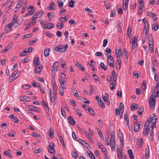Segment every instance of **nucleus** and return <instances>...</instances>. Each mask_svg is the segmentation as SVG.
<instances>
[{
	"label": "nucleus",
	"instance_id": "8fccbe9b",
	"mask_svg": "<svg viewBox=\"0 0 159 159\" xmlns=\"http://www.w3.org/2000/svg\"><path fill=\"white\" fill-rule=\"evenodd\" d=\"M19 75L17 72L16 71L14 72L12 74V77L15 78L14 80L17 78Z\"/></svg>",
	"mask_w": 159,
	"mask_h": 159
},
{
	"label": "nucleus",
	"instance_id": "69168bd1",
	"mask_svg": "<svg viewBox=\"0 0 159 159\" xmlns=\"http://www.w3.org/2000/svg\"><path fill=\"white\" fill-rule=\"evenodd\" d=\"M17 16L16 15H14L13 16V19L12 20V23H13L16 22L17 20Z\"/></svg>",
	"mask_w": 159,
	"mask_h": 159
},
{
	"label": "nucleus",
	"instance_id": "774afa93",
	"mask_svg": "<svg viewBox=\"0 0 159 159\" xmlns=\"http://www.w3.org/2000/svg\"><path fill=\"white\" fill-rule=\"evenodd\" d=\"M32 135L33 136H34V137L35 138H37L39 136H40V135L39 134H38L37 133H32Z\"/></svg>",
	"mask_w": 159,
	"mask_h": 159
},
{
	"label": "nucleus",
	"instance_id": "4468645a",
	"mask_svg": "<svg viewBox=\"0 0 159 159\" xmlns=\"http://www.w3.org/2000/svg\"><path fill=\"white\" fill-rule=\"evenodd\" d=\"M33 65L35 66H39V59L38 57H35L33 61Z\"/></svg>",
	"mask_w": 159,
	"mask_h": 159
},
{
	"label": "nucleus",
	"instance_id": "58836bf2",
	"mask_svg": "<svg viewBox=\"0 0 159 159\" xmlns=\"http://www.w3.org/2000/svg\"><path fill=\"white\" fill-rule=\"evenodd\" d=\"M98 105L102 107V108H104L105 107V104H104L103 101L101 99L98 102Z\"/></svg>",
	"mask_w": 159,
	"mask_h": 159
},
{
	"label": "nucleus",
	"instance_id": "864d4df0",
	"mask_svg": "<svg viewBox=\"0 0 159 159\" xmlns=\"http://www.w3.org/2000/svg\"><path fill=\"white\" fill-rule=\"evenodd\" d=\"M143 111V107H140L138 111V113L140 115L141 114H142V113Z\"/></svg>",
	"mask_w": 159,
	"mask_h": 159
},
{
	"label": "nucleus",
	"instance_id": "c03bdc74",
	"mask_svg": "<svg viewBox=\"0 0 159 159\" xmlns=\"http://www.w3.org/2000/svg\"><path fill=\"white\" fill-rule=\"evenodd\" d=\"M138 39V37L136 36H135L133 39L132 44H138L137 41Z\"/></svg>",
	"mask_w": 159,
	"mask_h": 159
},
{
	"label": "nucleus",
	"instance_id": "f8f14e48",
	"mask_svg": "<svg viewBox=\"0 0 159 159\" xmlns=\"http://www.w3.org/2000/svg\"><path fill=\"white\" fill-rule=\"evenodd\" d=\"M50 99L51 100V102H52L53 104L54 105H55V98L54 96H52V95H53V93H52V90L51 89H50Z\"/></svg>",
	"mask_w": 159,
	"mask_h": 159
},
{
	"label": "nucleus",
	"instance_id": "5fc2aeb1",
	"mask_svg": "<svg viewBox=\"0 0 159 159\" xmlns=\"http://www.w3.org/2000/svg\"><path fill=\"white\" fill-rule=\"evenodd\" d=\"M143 140L142 139H141L140 140L138 144V147L139 148L142 147V145L143 143Z\"/></svg>",
	"mask_w": 159,
	"mask_h": 159
},
{
	"label": "nucleus",
	"instance_id": "cd10ccee",
	"mask_svg": "<svg viewBox=\"0 0 159 159\" xmlns=\"http://www.w3.org/2000/svg\"><path fill=\"white\" fill-rule=\"evenodd\" d=\"M159 26L157 24H154L152 26V28L153 30L156 31L158 29Z\"/></svg>",
	"mask_w": 159,
	"mask_h": 159
},
{
	"label": "nucleus",
	"instance_id": "09e8293b",
	"mask_svg": "<svg viewBox=\"0 0 159 159\" xmlns=\"http://www.w3.org/2000/svg\"><path fill=\"white\" fill-rule=\"evenodd\" d=\"M42 151V150L41 148H39L38 149H35L34 150V153H40Z\"/></svg>",
	"mask_w": 159,
	"mask_h": 159
},
{
	"label": "nucleus",
	"instance_id": "423d86ee",
	"mask_svg": "<svg viewBox=\"0 0 159 159\" xmlns=\"http://www.w3.org/2000/svg\"><path fill=\"white\" fill-rule=\"evenodd\" d=\"M107 62L108 65L110 66L113 68H114L115 66L114 65V61L113 57L111 56V54H110L109 57H108Z\"/></svg>",
	"mask_w": 159,
	"mask_h": 159
},
{
	"label": "nucleus",
	"instance_id": "20e7f679",
	"mask_svg": "<svg viewBox=\"0 0 159 159\" xmlns=\"http://www.w3.org/2000/svg\"><path fill=\"white\" fill-rule=\"evenodd\" d=\"M33 50V48L32 47H30L28 49L25 48L24 51L20 53V56H26L27 53L31 52Z\"/></svg>",
	"mask_w": 159,
	"mask_h": 159
},
{
	"label": "nucleus",
	"instance_id": "9b49d317",
	"mask_svg": "<svg viewBox=\"0 0 159 159\" xmlns=\"http://www.w3.org/2000/svg\"><path fill=\"white\" fill-rule=\"evenodd\" d=\"M68 123L70 124L71 125H74L76 122L75 120H74L73 118L71 116H69L68 118Z\"/></svg>",
	"mask_w": 159,
	"mask_h": 159
},
{
	"label": "nucleus",
	"instance_id": "a18cd8bd",
	"mask_svg": "<svg viewBox=\"0 0 159 159\" xmlns=\"http://www.w3.org/2000/svg\"><path fill=\"white\" fill-rule=\"evenodd\" d=\"M34 10H31L29 11L26 14L25 16H28L30 15H33L34 13Z\"/></svg>",
	"mask_w": 159,
	"mask_h": 159
},
{
	"label": "nucleus",
	"instance_id": "6e6d98bb",
	"mask_svg": "<svg viewBox=\"0 0 159 159\" xmlns=\"http://www.w3.org/2000/svg\"><path fill=\"white\" fill-rule=\"evenodd\" d=\"M139 8L140 11H141V10L143 8V6H144L143 2H139Z\"/></svg>",
	"mask_w": 159,
	"mask_h": 159
},
{
	"label": "nucleus",
	"instance_id": "a211bd4d",
	"mask_svg": "<svg viewBox=\"0 0 159 159\" xmlns=\"http://www.w3.org/2000/svg\"><path fill=\"white\" fill-rule=\"evenodd\" d=\"M84 132L86 134V136L88 137L89 140L93 143V139L90 134L87 131H84Z\"/></svg>",
	"mask_w": 159,
	"mask_h": 159
},
{
	"label": "nucleus",
	"instance_id": "393cba45",
	"mask_svg": "<svg viewBox=\"0 0 159 159\" xmlns=\"http://www.w3.org/2000/svg\"><path fill=\"white\" fill-rule=\"evenodd\" d=\"M57 3L60 8H61L63 7L64 2L62 0H57Z\"/></svg>",
	"mask_w": 159,
	"mask_h": 159
},
{
	"label": "nucleus",
	"instance_id": "0eeeda50",
	"mask_svg": "<svg viewBox=\"0 0 159 159\" xmlns=\"http://www.w3.org/2000/svg\"><path fill=\"white\" fill-rule=\"evenodd\" d=\"M153 118H150V120H148L146 121L145 124L144 128H147V129H150V125L151 124L152 122V121L153 120Z\"/></svg>",
	"mask_w": 159,
	"mask_h": 159
},
{
	"label": "nucleus",
	"instance_id": "473e14b6",
	"mask_svg": "<svg viewBox=\"0 0 159 159\" xmlns=\"http://www.w3.org/2000/svg\"><path fill=\"white\" fill-rule=\"evenodd\" d=\"M75 1H73V0H71L69 2V7H73L74 6Z\"/></svg>",
	"mask_w": 159,
	"mask_h": 159
},
{
	"label": "nucleus",
	"instance_id": "1a4fd4ad",
	"mask_svg": "<svg viewBox=\"0 0 159 159\" xmlns=\"http://www.w3.org/2000/svg\"><path fill=\"white\" fill-rule=\"evenodd\" d=\"M111 79L112 80V81L114 82H116L117 76L114 70H113L111 72Z\"/></svg>",
	"mask_w": 159,
	"mask_h": 159
},
{
	"label": "nucleus",
	"instance_id": "603ef678",
	"mask_svg": "<svg viewBox=\"0 0 159 159\" xmlns=\"http://www.w3.org/2000/svg\"><path fill=\"white\" fill-rule=\"evenodd\" d=\"M123 54L126 57V58H128V55L127 54V50L126 48H124L123 49Z\"/></svg>",
	"mask_w": 159,
	"mask_h": 159
},
{
	"label": "nucleus",
	"instance_id": "6e6552de",
	"mask_svg": "<svg viewBox=\"0 0 159 159\" xmlns=\"http://www.w3.org/2000/svg\"><path fill=\"white\" fill-rule=\"evenodd\" d=\"M134 131L137 133L139 131L140 129V126L141 125L138 124L137 122H135L134 123Z\"/></svg>",
	"mask_w": 159,
	"mask_h": 159
},
{
	"label": "nucleus",
	"instance_id": "13d9d810",
	"mask_svg": "<svg viewBox=\"0 0 159 159\" xmlns=\"http://www.w3.org/2000/svg\"><path fill=\"white\" fill-rule=\"evenodd\" d=\"M116 11L114 10H113L111 11V13L110 15V17H114L116 16Z\"/></svg>",
	"mask_w": 159,
	"mask_h": 159
},
{
	"label": "nucleus",
	"instance_id": "3c124183",
	"mask_svg": "<svg viewBox=\"0 0 159 159\" xmlns=\"http://www.w3.org/2000/svg\"><path fill=\"white\" fill-rule=\"evenodd\" d=\"M59 20H60L61 21H66L67 19L66 17H61L59 18Z\"/></svg>",
	"mask_w": 159,
	"mask_h": 159
},
{
	"label": "nucleus",
	"instance_id": "4be33fe9",
	"mask_svg": "<svg viewBox=\"0 0 159 159\" xmlns=\"http://www.w3.org/2000/svg\"><path fill=\"white\" fill-rule=\"evenodd\" d=\"M50 51V49L49 48L44 49V55L45 57H47L49 55Z\"/></svg>",
	"mask_w": 159,
	"mask_h": 159
},
{
	"label": "nucleus",
	"instance_id": "de8ad7c7",
	"mask_svg": "<svg viewBox=\"0 0 159 159\" xmlns=\"http://www.w3.org/2000/svg\"><path fill=\"white\" fill-rule=\"evenodd\" d=\"M119 108L120 109V111H122V112H123L124 111V105L123 103H120Z\"/></svg>",
	"mask_w": 159,
	"mask_h": 159
},
{
	"label": "nucleus",
	"instance_id": "9d476101",
	"mask_svg": "<svg viewBox=\"0 0 159 159\" xmlns=\"http://www.w3.org/2000/svg\"><path fill=\"white\" fill-rule=\"evenodd\" d=\"M144 26V28H143V33L145 32V36H144V37H146V35L148 33V31L149 29V26L148 22L147 23H145Z\"/></svg>",
	"mask_w": 159,
	"mask_h": 159
},
{
	"label": "nucleus",
	"instance_id": "f3484780",
	"mask_svg": "<svg viewBox=\"0 0 159 159\" xmlns=\"http://www.w3.org/2000/svg\"><path fill=\"white\" fill-rule=\"evenodd\" d=\"M10 117L11 118L12 120L15 123H18L19 120L13 114H11L10 115Z\"/></svg>",
	"mask_w": 159,
	"mask_h": 159
},
{
	"label": "nucleus",
	"instance_id": "5701e85b",
	"mask_svg": "<svg viewBox=\"0 0 159 159\" xmlns=\"http://www.w3.org/2000/svg\"><path fill=\"white\" fill-rule=\"evenodd\" d=\"M128 152L129 155V156L130 158L131 159H134V157L132 150L131 149H129Z\"/></svg>",
	"mask_w": 159,
	"mask_h": 159
},
{
	"label": "nucleus",
	"instance_id": "ea45409f",
	"mask_svg": "<svg viewBox=\"0 0 159 159\" xmlns=\"http://www.w3.org/2000/svg\"><path fill=\"white\" fill-rule=\"evenodd\" d=\"M87 110L89 112L90 114L93 116L94 115V111L92 108H88L87 109Z\"/></svg>",
	"mask_w": 159,
	"mask_h": 159
},
{
	"label": "nucleus",
	"instance_id": "ddd939ff",
	"mask_svg": "<svg viewBox=\"0 0 159 159\" xmlns=\"http://www.w3.org/2000/svg\"><path fill=\"white\" fill-rule=\"evenodd\" d=\"M42 68V66H37L35 69V73L37 74L39 73L41 71Z\"/></svg>",
	"mask_w": 159,
	"mask_h": 159
},
{
	"label": "nucleus",
	"instance_id": "b1692460",
	"mask_svg": "<svg viewBox=\"0 0 159 159\" xmlns=\"http://www.w3.org/2000/svg\"><path fill=\"white\" fill-rule=\"evenodd\" d=\"M87 153L91 159H95L94 155L92 153L90 150H88L87 151Z\"/></svg>",
	"mask_w": 159,
	"mask_h": 159
},
{
	"label": "nucleus",
	"instance_id": "0e129e2a",
	"mask_svg": "<svg viewBox=\"0 0 159 159\" xmlns=\"http://www.w3.org/2000/svg\"><path fill=\"white\" fill-rule=\"evenodd\" d=\"M61 112L62 115L64 117L66 116V114L65 111L63 109L62 107L61 108Z\"/></svg>",
	"mask_w": 159,
	"mask_h": 159
},
{
	"label": "nucleus",
	"instance_id": "6ab92c4d",
	"mask_svg": "<svg viewBox=\"0 0 159 159\" xmlns=\"http://www.w3.org/2000/svg\"><path fill=\"white\" fill-rule=\"evenodd\" d=\"M138 44H132L131 51L132 52L135 53L137 51Z\"/></svg>",
	"mask_w": 159,
	"mask_h": 159
},
{
	"label": "nucleus",
	"instance_id": "4c0bfd02",
	"mask_svg": "<svg viewBox=\"0 0 159 159\" xmlns=\"http://www.w3.org/2000/svg\"><path fill=\"white\" fill-rule=\"evenodd\" d=\"M105 95H103L102 96V98L104 101H105L108 99L109 97V95L106 93H105Z\"/></svg>",
	"mask_w": 159,
	"mask_h": 159
},
{
	"label": "nucleus",
	"instance_id": "e2e57ef3",
	"mask_svg": "<svg viewBox=\"0 0 159 159\" xmlns=\"http://www.w3.org/2000/svg\"><path fill=\"white\" fill-rule=\"evenodd\" d=\"M107 40L106 39H104L103 42V47H106V46L107 45Z\"/></svg>",
	"mask_w": 159,
	"mask_h": 159
},
{
	"label": "nucleus",
	"instance_id": "39448f33",
	"mask_svg": "<svg viewBox=\"0 0 159 159\" xmlns=\"http://www.w3.org/2000/svg\"><path fill=\"white\" fill-rule=\"evenodd\" d=\"M55 146V144L53 142H51L49 143V145L48 148V152L54 154L55 152V150L54 148Z\"/></svg>",
	"mask_w": 159,
	"mask_h": 159
},
{
	"label": "nucleus",
	"instance_id": "f03ea898",
	"mask_svg": "<svg viewBox=\"0 0 159 159\" xmlns=\"http://www.w3.org/2000/svg\"><path fill=\"white\" fill-rule=\"evenodd\" d=\"M68 47L67 44H66L64 46L63 45H59L54 47V50L56 52H63L66 51Z\"/></svg>",
	"mask_w": 159,
	"mask_h": 159
},
{
	"label": "nucleus",
	"instance_id": "c85d7f7f",
	"mask_svg": "<svg viewBox=\"0 0 159 159\" xmlns=\"http://www.w3.org/2000/svg\"><path fill=\"white\" fill-rule=\"evenodd\" d=\"M46 21L44 20H41L40 21V23L42 27L44 28V27L46 26Z\"/></svg>",
	"mask_w": 159,
	"mask_h": 159
},
{
	"label": "nucleus",
	"instance_id": "338daca9",
	"mask_svg": "<svg viewBox=\"0 0 159 159\" xmlns=\"http://www.w3.org/2000/svg\"><path fill=\"white\" fill-rule=\"evenodd\" d=\"M95 55L97 56L102 57V56L103 54L102 52H96Z\"/></svg>",
	"mask_w": 159,
	"mask_h": 159
},
{
	"label": "nucleus",
	"instance_id": "79ce46f5",
	"mask_svg": "<svg viewBox=\"0 0 159 159\" xmlns=\"http://www.w3.org/2000/svg\"><path fill=\"white\" fill-rule=\"evenodd\" d=\"M116 82L112 81L111 83L110 84V87L111 90H113L115 88V85L116 84Z\"/></svg>",
	"mask_w": 159,
	"mask_h": 159
},
{
	"label": "nucleus",
	"instance_id": "a19ab883",
	"mask_svg": "<svg viewBox=\"0 0 159 159\" xmlns=\"http://www.w3.org/2000/svg\"><path fill=\"white\" fill-rule=\"evenodd\" d=\"M4 154L6 156H8L10 158H12V157L11 154L7 151H5L4 152Z\"/></svg>",
	"mask_w": 159,
	"mask_h": 159
},
{
	"label": "nucleus",
	"instance_id": "2eb2a0df",
	"mask_svg": "<svg viewBox=\"0 0 159 159\" xmlns=\"http://www.w3.org/2000/svg\"><path fill=\"white\" fill-rule=\"evenodd\" d=\"M46 25V26L44 27V29L50 30L53 27V25L52 23H48Z\"/></svg>",
	"mask_w": 159,
	"mask_h": 159
},
{
	"label": "nucleus",
	"instance_id": "2f4dec72",
	"mask_svg": "<svg viewBox=\"0 0 159 159\" xmlns=\"http://www.w3.org/2000/svg\"><path fill=\"white\" fill-rule=\"evenodd\" d=\"M145 157L146 158H148L149 156V148H146L145 151Z\"/></svg>",
	"mask_w": 159,
	"mask_h": 159
},
{
	"label": "nucleus",
	"instance_id": "bb28decb",
	"mask_svg": "<svg viewBox=\"0 0 159 159\" xmlns=\"http://www.w3.org/2000/svg\"><path fill=\"white\" fill-rule=\"evenodd\" d=\"M49 8L51 10H54L55 9V4L54 2L51 3Z\"/></svg>",
	"mask_w": 159,
	"mask_h": 159
},
{
	"label": "nucleus",
	"instance_id": "f704fd0d",
	"mask_svg": "<svg viewBox=\"0 0 159 159\" xmlns=\"http://www.w3.org/2000/svg\"><path fill=\"white\" fill-rule=\"evenodd\" d=\"M131 30L132 29L131 27L129 26L127 30V34L128 37H129L130 35H131Z\"/></svg>",
	"mask_w": 159,
	"mask_h": 159
},
{
	"label": "nucleus",
	"instance_id": "c756f323",
	"mask_svg": "<svg viewBox=\"0 0 159 159\" xmlns=\"http://www.w3.org/2000/svg\"><path fill=\"white\" fill-rule=\"evenodd\" d=\"M150 130L149 129L144 128V129L143 132V134L144 136H147L148 134V131Z\"/></svg>",
	"mask_w": 159,
	"mask_h": 159
},
{
	"label": "nucleus",
	"instance_id": "a878e982",
	"mask_svg": "<svg viewBox=\"0 0 159 159\" xmlns=\"http://www.w3.org/2000/svg\"><path fill=\"white\" fill-rule=\"evenodd\" d=\"M98 132L100 138L101 139L103 140L104 139V137L101 130H100L99 129H98Z\"/></svg>",
	"mask_w": 159,
	"mask_h": 159
},
{
	"label": "nucleus",
	"instance_id": "f257e3e1",
	"mask_svg": "<svg viewBox=\"0 0 159 159\" xmlns=\"http://www.w3.org/2000/svg\"><path fill=\"white\" fill-rule=\"evenodd\" d=\"M115 132L114 130L111 131V138L109 143H107V145H111V147L112 151L115 150V148L116 146V142L115 139Z\"/></svg>",
	"mask_w": 159,
	"mask_h": 159
},
{
	"label": "nucleus",
	"instance_id": "72a5a7b5",
	"mask_svg": "<svg viewBox=\"0 0 159 159\" xmlns=\"http://www.w3.org/2000/svg\"><path fill=\"white\" fill-rule=\"evenodd\" d=\"M138 105L136 104H132L131 106V109L133 110H134L138 108Z\"/></svg>",
	"mask_w": 159,
	"mask_h": 159
},
{
	"label": "nucleus",
	"instance_id": "680f3d73",
	"mask_svg": "<svg viewBox=\"0 0 159 159\" xmlns=\"http://www.w3.org/2000/svg\"><path fill=\"white\" fill-rule=\"evenodd\" d=\"M78 141H79L83 145L85 144L86 142L85 141L81 139H79Z\"/></svg>",
	"mask_w": 159,
	"mask_h": 159
},
{
	"label": "nucleus",
	"instance_id": "37998d69",
	"mask_svg": "<svg viewBox=\"0 0 159 159\" xmlns=\"http://www.w3.org/2000/svg\"><path fill=\"white\" fill-rule=\"evenodd\" d=\"M148 15L150 17H154L156 16V15L153 13H152L150 11L147 12Z\"/></svg>",
	"mask_w": 159,
	"mask_h": 159
},
{
	"label": "nucleus",
	"instance_id": "aec40b11",
	"mask_svg": "<svg viewBox=\"0 0 159 159\" xmlns=\"http://www.w3.org/2000/svg\"><path fill=\"white\" fill-rule=\"evenodd\" d=\"M153 93H152V94H153V97H154L155 98L156 97L157 98L159 97V90H157V92H156V90H154L153 91Z\"/></svg>",
	"mask_w": 159,
	"mask_h": 159
},
{
	"label": "nucleus",
	"instance_id": "7ed1b4c3",
	"mask_svg": "<svg viewBox=\"0 0 159 159\" xmlns=\"http://www.w3.org/2000/svg\"><path fill=\"white\" fill-rule=\"evenodd\" d=\"M153 94H151L148 100L150 107L152 109H154V108L156 102L155 99L153 97Z\"/></svg>",
	"mask_w": 159,
	"mask_h": 159
},
{
	"label": "nucleus",
	"instance_id": "4d7b16f0",
	"mask_svg": "<svg viewBox=\"0 0 159 159\" xmlns=\"http://www.w3.org/2000/svg\"><path fill=\"white\" fill-rule=\"evenodd\" d=\"M102 152L105 155V154H107V150L105 147L102 148V149H101Z\"/></svg>",
	"mask_w": 159,
	"mask_h": 159
},
{
	"label": "nucleus",
	"instance_id": "052dcab7",
	"mask_svg": "<svg viewBox=\"0 0 159 159\" xmlns=\"http://www.w3.org/2000/svg\"><path fill=\"white\" fill-rule=\"evenodd\" d=\"M123 135L122 134V136L119 137V139L120 141V142L121 143L122 146H123L124 144V141L123 140Z\"/></svg>",
	"mask_w": 159,
	"mask_h": 159
},
{
	"label": "nucleus",
	"instance_id": "e433bc0d",
	"mask_svg": "<svg viewBox=\"0 0 159 159\" xmlns=\"http://www.w3.org/2000/svg\"><path fill=\"white\" fill-rule=\"evenodd\" d=\"M72 155L73 157L75 159L77 158L78 156V155L76 151H73L72 153Z\"/></svg>",
	"mask_w": 159,
	"mask_h": 159
},
{
	"label": "nucleus",
	"instance_id": "412c9836",
	"mask_svg": "<svg viewBox=\"0 0 159 159\" xmlns=\"http://www.w3.org/2000/svg\"><path fill=\"white\" fill-rule=\"evenodd\" d=\"M146 83L145 81L144 80L143 82L142 83L141 86L142 88V92H144L145 89L146 88Z\"/></svg>",
	"mask_w": 159,
	"mask_h": 159
},
{
	"label": "nucleus",
	"instance_id": "bf43d9fd",
	"mask_svg": "<svg viewBox=\"0 0 159 159\" xmlns=\"http://www.w3.org/2000/svg\"><path fill=\"white\" fill-rule=\"evenodd\" d=\"M11 29L9 27H8L7 26H6L5 28V30L6 31V33H8L11 32Z\"/></svg>",
	"mask_w": 159,
	"mask_h": 159
},
{
	"label": "nucleus",
	"instance_id": "7c9ffc66",
	"mask_svg": "<svg viewBox=\"0 0 159 159\" xmlns=\"http://www.w3.org/2000/svg\"><path fill=\"white\" fill-rule=\"evenodd\" d=\"M118 32L121 33L122 32V30L121 29L122 25H121V23L120 22H118Z\"/></svg>",
	"mask_w": 159,
	"mask_h": 159
},
{
	"label": "nucleus",
	"instance_id": "dca6fc26",
	"mask_svg": "<svg viewBox=\"0 0 159 159\" xmlns=\"http://www.w3.org/2000/svg\"><path fill=\"white\" fill-rule=\"evenodd\" d=\"M121 54V49L120 48L116 50V56L117 58H119L120 57Z\"/></svg>",
	"mask_w": 159,
	"mask_h": 159
},
{
	"label": "nucleus",
	"instance_id": "49530a36",
	"mask_svg": "<svg viewBox=\"0 0 159 159\" xmlns=\"http://www.w3.org/2000/svg\"><path fill=\"white\" fill-rule=\"evenodd\" d=\"M93 78L95 80V81L96 82H98L99 81V79L98 75H96V74H93Z\"/></svg>",
	"mask_w": 159,
	"mask_h": 159
},
{
	"label": "nucleus",
	"instance_id": "c9c22d12",
	"mask_svg": "<svg viewBox=\"0 0 159 159\" xmlns=\"http://www.w3.org/2000/svg\"><path fill=\"white\" fill-rule=\"evenodd\" d=\"M100 66L105 70H107V66H106L103 62H101L100 64Z\"/></svg>",
	"mask_w": 159,
	"mask_h": 159
}]
</instances>
